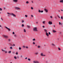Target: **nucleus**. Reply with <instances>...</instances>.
I'll return each mask as SVG.
<instances>
[{"instance_id": "1", "label": "nucleus", "mask_w": 63, "mask_h": 63, "mask_svg": "<svg viewBox=\"0 0 63 63\" xmlns=\"http://www.w3.org/2000/svg\"><path fill=\"white\" fill-rule=\"evenodd\" d=\"M33 31H38V30H37V28L36 27H34L33 29Z\"/></svg>"}, {"instance_id": "2", "label": "nucleus", "mask_w": 63, "mask_h": 63, "mask_svg": "<svg viewBox=\"0 0 63 63\" xmlns=\"http://www.w3.org/2000/svg\"><path fill=\"white\" fill-rule=\"evenodd\" d=\"M11 16H14L15 17H16V15L13 13H12L11 14Z\"/></svg>"}, {"instance_id": "3", "label": "nucleus", "mask_w": 63, "mask_h": 63, "mask_svg": "<svg viewBox=\"0 0 63 63\" xmlns=\"http://www.w3.org/2000/svg\"><path fill=\"white\" fill-rule=\"evenodd\" d=\"M33 62L34 63H39V62L37 61H33Z\"/></svg>"}, {"instance_id": "4", "label": "nucleus", "mask_w": 63, "mask_h": 63, "mask_svg": "<svg viewBox=\"0 0 63 63\" xmlns=\"http://www.w3.org/2000/svg\"><path fill=\"white\" fill-rule=\"evenodd\" d=\"M5 27L6 28V29H8V30H9V31H11V29L10 28H8L6 27Z\"/></svg>"}, {"instance_id": "5", "label": "nucleus", "mask_w": 63, "mask_h": 63, "mask_svg": "<svg viewBox=\"0 0 63 63\" xmlns=\"http://www.w3.org/2000/svg\"><path fill=\"white\" fill-rule=\"evenodd\" d=\"M15 9H16V10H19V7H15Z\"/></svg>"}, {"instance_id": "6", "label": "nucleus", "mask_w": 63, "mask_h": 63, "mask_svg": "<svg viewBox=\"0 0 63 63\" xmlns=\"http://www.w3.org/2000/svg\"><path fill=\"white\" fill-rule=\"evenodd\" d=\"M3 36L5 38H8V36L6 35H3Z\"/></svg>"}, {"instance_id": "7", "label": "nucleus", "mask_w": 63, "mask_h": 63, "mask_svg": "<svg viewBox=\"0 0 63 63\" xmlns=\"http://www.w3.org/2000/svg\"><path fill=\"white\" fill-rule=\"evenodd\" d=\"M41 56H46L45 55H43V53H42L41 54Z\"/></svg>"}, {"instance_id": "8", "label": "nucleus", "mask_w": 63, "mask_h": 63, "mask_svg": "<svg viewBox=\"0 0 63 63\" xmlns=\"http://www.w3.org/2000/svg\"><path fill=\"white\" fill-rule=\"evenodd\" d=\"M38 12H39V13H41H41H43V10H42L41 11V10H39L38 11Z\"/></svg>"}, {"instance_id": "9", "label": "nucleus", "mask_w": 63, "mask_h": 63, "mask_svg": "<svg viewBox=\"0 0 63 63\" xmlns=\"http://www.w3.org/2000/svg\"><path fill=\"white\" fill-rule=\"evenodd\" d=\"M44 10L45 11H46V12H47H47H48V10H47V9H46V8Z\"/></svg>"}, {"instance_id": "10", "label": "nucleus", "mask_w": 63, "mask_h": 63, "mask_svg": "<svg viewBox=\"0 0 63 63\" xmlns=\"http://www.w3.org/2000/svg\"><path fill=\"white\" fill-rule=\"evenodd\" d=\"M49 24H52V22L49 21Z\"/></svg>"}, {"instance_id": "11", "label": "nucleus", "mask_w": 63, "mask_h": 63, "mask_svg": "<svg viewBox=\"0 0 63 63\" xmlns=\"http://www.w3.org/2000/svg\"><path fill=\"white\" fill-rule=\"evenodd\" d=\"M46 34L47 36H49V35H48V33H47V32H46Z\"/></svg>"}, {"instance_id": "12", "label": "nucleus", "mask_w": 63, "mask_h": 63, "mask_svg": "<svg viewBox=\"0 0 63 63\" xmlns=\"http://www.w3.org/2000/svg\"><path fill=\"white\" fill-rule=\"evenodd\" d=\"M13 1L15 2H17V0H13Z\"/></svg>"}, {"instance_id": "13", "label": "nucleus", "mask_w": 63, "mask_h": 63, "mask_svg": "<svg viewBox=\"0 0 63 63\" xmlns=\"http://www.w3.org/2000/svg\"><path fill=\"white\" fill-rule=\"evenodd\" d=\"M60 2L61 3H63V0H61L60 1Z\"/></svg>"}, {"instance_id": "14", "label": "nucleus", "mask_w": 63, "mask_h": 63, "mask_svg": "<svg viewBox=\"0 0 63 63\" xmlns=\"http://www.w3.org/2000/svg\"><path fill=\"white\" fill-rule=\"evenodd\" d=\"M53 33H55V32H56V31L54 30H53Z\"/></svg>"}, {"instance_id": "15", "label": "nucleus", "mask_w": 63, "mask_h": 63, "mask_svg": "<svg viewBox=\"0 0 63 63\" xmlns=\"http://www.w3.org/2000/svg\"><path fill=\"white\" fill-rule=\"evenodd\" d=\"M7 14H8V15H11V14H12V13H7Z\"/></svg>"}, {"instance_id": "16", "label": "nucleus", "mask_w": 63, "mask_h": 63, "mask_svg": "<svg viewBox=\"0 0 63 63\" xmlns=\"http://www.w3.org/2000/svg\"><path fill=\"white\" fill-rule=\"evenodd\" d=\"M11 51H8V53H11Z\"/></svg>"}, {"instance_id": "17", "label": "nucleus", "mask_w": 63, "mask_h": 63, "mask_svg": "<svg viewBox=\"0 0 63 63\" xmlns=\"http://www.w3.org/2000/svg\"><path fill=\"white\" fill-rule=\"evenodd\" d=\"M14 58H15V59H16V57L15 56V57H14Z\"/></svg>"}, {"instance_id": "18", "label": "nucleus", "mask_w": 63, "mask_h": 63, "mask_svg": "<svg viewBox=\"0 0 63 63\" xmlns=\"http://www.w3.org/2000/svg\"><path fill=\"white\" fill-rule=\"evenodd\" d=\"M58 49L59 50H61V49L60 48H58Z\"/></svg>"}, {"instance_id": "19", "label": "nucleus", "mask_w": 63, "mask_h": 63, "mask_svg": "<svg viewBox=\"0 0 63 63\" xmlns=\"http://www.w3.org/2000/svg\"><path fill=\"white\" fill-rule=\"evenodd\" d=\"M52 45L53 46H55V45L53 44H52Z\"/></svg>"}, {"instance_id": "20", "label": "nucleus", "mask_w": 63, "mask_h": 63, "mask_svg": "<svg viewBox=\"0 0 63 63\" xmlns=\"http://www.w3.org/2000/svg\"><path fill=\"white\" fill-rule=\"evenodd\" d=\"M28 59V61H30L31 60L30 59Z\"/></svg>"}, {"instance_id": "21", "label": "nucleus", "mask_w": 63, "mask_h": 63, "mask_svg": "<svg viewBox=\"0 0 63 63\" xmlns=\"http://www.w3.org/2000/svg\"><path fill=\"white\" fill-rule=\"evenodd\" d=\"M63 17L61 16V19H63Z\"/></svg>"}, {"instance_id": "22", "label": "nucleus", "mask_w": 63, "mask_h": 63, "mask_svg": "<svg viewBox=\"0 0 63 63\" xmlns=\"http://www.w3.org/2000/svg\"><path fill=\"white\" fill-rule=\"evenodd\" d=\"M24 32H26V30L25 29H24Z\"/></svg>"}, {"instance_id": "23", "label": "nucleus", "mask_w": 63, "mask_h": 63, "mask_svg": "<svg viewBox=\"0 0 63 63\" xmlns=\"http://www.w3.org/2000/svg\"><path fill=\"white\" fill-rule=\"evenodd\" d=\"M19 50H20L21 49V48H20V47H19Z\"/></svg>"}, {"instance_id": "24", "label": "nucleus", "mask_w": 63, "mask_h": 63, "mask_svg": "<svg viewBox=\"0 0 63 63\" xmlns=\"http://www.w3.org/2000/svg\"><path fill=\"white\" fill-rule=\"evenodd\" d=\"M43 24H45V21H44L43 22Z\"/></svg>"}, {"instance_id": "25", "label": "nucleus", "mask_w": 63, "mask_h": 63, "mask_svg": "<svg viewBox=\"0 0 63 63\" xmlns=\"http://www.w3.org/2000/svg\"><path fill=\"white\" fill-rule=\"evenodd\" d=\"M2 9L1 8H0V11H2Z\"/></svg>"}, {"instance_id": "26", "label": "nucleus", "mask_w": 63, "mask_h": 63, "mask_svg": "<svg viewBox=\"0 0 63 63\" xmlns=\"http://www.w3.org/2000/svg\"><path fill=\"white\" fill-rule=\"evenodd\" d=\"M10 48L11 49H13V48L12 47H10Z\"/></svg>"}, {"instance_id": "27", "label": "nucleus", "mask_w": 63, "mask_h": 63, "mask_svg": "<svg viewBox=\"0 0 63 63\" xmlns=\"http://www.w3.org/2000/svg\"><path fill=\"white\" fill-rule=\"evenodd\" d=\"M25 17H27V15H25Z\"/></svg>"}, {"instance_id": "28", "label": "nucleus", "mask_w": 63, "mask_h": 63, "mask_svg": "<svg viewBox=\"0 0 63 63\" xmlns=\"http://www.w3.org/2000/svg\"><path fill=\"white\" fill-rule=\"evenodd\" d=\"M31 17H33V15H31Z\"/></svg>"}, {"instance_id": "29", "label": "nucleus", "mask_w": 63, "mask_h": 63, "mask_svg": "<svg viewBox=\"0 0 63 63\" xmlns=\"http://www.w3.org/2000/svg\"><path fill=\"white\" fill-rule=\"evenodd\" d=\"M26 3H27V4H28V3H29V2H28V1H26Z\"/></svg>"}, {"instance_id": "30", "label": "nucleus", "mask_w": 63, "mask_h": 63, "mask_svg": "<svg viewBox=\"0 0 63 63\" xmlns=\"http://www.w3.org/2000/svg\"><path fill=\"white\" fill-rule=\"evenodd\" d=\"M38 48H40V46H38Z\"/></svg>"}, {"instance_id": "31", "label": "nucleus", "mask_w": 63, "mask_h": 63, "mask_svg": "<svg viewBox=\"0 0 63 63\" xmlns=\"http://www.w3.org/2000/svg\"><path fill=\"white\" fill-rule=\"evenodd\" d=\"M33 41H35V39H33Z\"/></svg>"}, {"instance_id": "32", "label": "nucleus", "mask_w": 63, "mask_h": 63, "mask_svg": "<svg viewBox=\"0 0 63 63\" xmlns=\"http://www.w3.org/2000/svg\"><path fill=\"white\" fill-rule=\"evenodd\" d=\"M24 25L23 24H22V26L23 27V26H24Z\"/></svg>"}, {"instance_id": "33", "label": "nucleus", "mask_w": 63, "mask_h": 63, "mask_svg": "<svg viewBox=\"0 0 63 63\" xmlns=\"http://www.w3.org/2000/svg\"><path fill=\"white\" fill-rule=\"evenodd\" d=\"M23 47L24 48H25V46H23Z\"/></svg>"}, {"instance_id": "34", "label": "nucleus", "mask_w": 63, "mask_h": 63, "mask_svg": "<svg viewBox=\"0 0 63 63\" xmlns=\"http://www.w3.org/2000/svg\"><path fill=\"white\" fill-rule=\"evenodd\" d=\"M50 17L51 18H52V16H50Z\"/></svg>"}, {"instance_id": "35", "label": "nucleus", "mask_w": 63, "mask_h": 63, "mask_svg": "<svg viewBox=\"0 0 63 63\" xmlns=\"http://www.w3.org/2000/svg\"><path fill=\"white\" fill-rule=\"evenodd\" d=\"M48 34H49V35H50V34H51L50 33V32H49Z\"/></svg>"}, {"instance_id": "36", "label": "nucleus", "mask_w": 63, "mask_h": 63, "mask_svg": "<svg viewBox=\"0 0 63 63\" xmlns=\"http://www.w3.org/2000/svg\"><path fill=\"white\" fill-rule=\"evenodd\" d=\"M27 27H28V28H30V27L28 26H27Z\"/></svg>"}, {"instance_id": "37", "label": "nucleus", "mask_w": 63, "mask_h": 63, "mask_svg": "<svg viewBox=\"0 0 63 63\" xmlns=\"http://www.w3.org/2000/svg\"><path fill=\"white\" fill-rule=\"evenodd\" d=\"M26 48H28V47H26Z\"/></svg>"}, {"instance_id": "38", "label": "nucleus", "mask_w": 63, "mask_h": 63, "mask_svg": "<svg viewBox=\"0 0 63 63\" xmlns=\"http://www.w3.org/2000/svg\"><path fill=\"white\" fill-rule=\"evenodd\" d=\"M33 44H35V43L34 42H33Z\"/></svg>"}, {"instance_id": "39", "label": "nucleus", "mask_w": 63, "mask_h": 63, "mask_svg": "<svg viewBox=\"0 0 63 63\" xmlns=\"http://www.w3.org/2000/svg\"><path fill=\"white\" fill-rule=\"evenodd\" d=\"M31 9H32H32H33V8L32 7H31Z\"/></svg>"}, {"instance_id": "40", "label": "nucleus", "mask_w": 63, "mask_h": 63, "mask_svg": "<svg viewBox=\"0 0 63 63\" xmlns=\"http://www.w3.org/2000/svg\"><path fill=\"white\" fill-rule=\"evenodd\" d=\"M59 24H60H60H61V23H60V22L59 23Z\"/></svg>"}, {"instance_id": "41", "label": "nucleus", "mask_w": 63, "mask_h": 63, "mask_svg": "<svg viewBox=\"0 0 63 63\" xmlns=\"http://www.w3.org/2000/svg\"><path fill=\"white\" fill-rule=\"evenodd\" d=\"M13 34H15V32H13Z\"/></svg>"}, {"instance_id": "42", "label": "nucleus", "mask_w": 63, "mask_h": 63, "mask_svg": "<svg viewBox=\"0 0 63 63\" xmlns=\"http://www.w3.org/2000/svg\"><path fill=\"white\" fill-rule=\"evenodd\" d=\"M16 54H18V53H17V52H16Z\"/></svg>"}, {"instance_id": "43", "label": "nucleus", "mask_w": 63, "mask_h": 63, "mask_svg": "<svg viewBox=\"0 0 63 63\" xmlns=\"http://www.w3.org/2000/svg\"><path fill=\"white\" fill-rule=\"evenodd\" d=\"M45 26H43V28H45Z\"/></svg>"}, {"instance_id": "44", "label": "nucleus", "mask_w": 63, "mask_h": 63, "mask_svg": "<svg viewBox=\"0 0 63 63\" xmlns=\"http://www.w3.org/2000/svg\"><path fill=\"white\" fill-rule=\"evenodd\" d=\"M45 32H47V30H45Z\"/></svg>"}, {"instance_id": "45", "label": "nucleus", "mask_w": 63, "mask_h": 63, "mask_svg": "<svg viewBox=\"0 0 63 63\" xmlns=\"http://www.w3.org/2000/svg\"><path fill=\"white\" fill-rule=\"evenodd\" d=\"M22 23L24 22V21L22 20Z\"/></svg>"}, {"instance_id": "46", "label": "nucleus", "mask_w": 63, "mask_h": 63, "mask_svg": "<svg viewBox=\"0 0 63 63\" xmlns=\"http://www.w3.org/2000/svg\"><path fill=\"white\" fill-rule=\"evenodd\" d=\"M27 59V58L26 57L25 58V59Z\"/></svg>"}, {"instance_id": "47", "label": "nucleus", "mask_w": 63, "mask_h": 63, "mask_svg": "<svg viewBox=\"0 0 63 63\" xmlns=\"http://www.w3.org/2000/svg\"><path fill=\"white\" fill-rule=\"evenodd\" d=\"M8 41H11V40H10V39H9L8 40Z\"/></svg>"}, {"instance_id": "48", "label": "nucleus", "mask_w": 63, "mask_h": 63, "mask_svg": "<svg viewBox=\"0 0 63 63\" xmlns=\"http://www.w3.org/2000/svg\"><path fill=\"white\" fill-rule=\"evenodd\" d=\"M58 17L59 18H60V17H59V16H58Z\"/></svg>"}, {"instance_id": "49", "label": "nucleus", "mask_w": 63, "mask_h": 63, "mask_svg": "<svg viewBox=\"0 0 63 63\" xmlns=\"http://www.w3.org/2000/svg\"><path fill=\"white\" fill-rule=\"evenodd\" d=\"M61 11H63V9H62V10L61 9Z\"/></svg>"}, {"instance_id": "50", "label": "nucleus", "mask_w": 63, "mask_h": 63, "mask_svg": "<svg viewBox=\"0 0 63 63\" xmlns=\"http://www.w3.org/2000/svg\"><path fill=\"white\" fill-rule=\"evenodd\" d=\"M0 27H2V26H1V25H0Z\"/></svg>"}, {"instance_id": "51", "label": "nucleus", "mask_w": 63, "mask_h": 63, "mask_svg": "<svg viewBox=\"0 0 63 63\" xmlns=\"http://www.w3.org/2000/svg\"><path fill=\"white\" fill-rule=\"evenodd\" d=\"M13 45H14V46H15V45L14 44H13Z\"/></svg>"}, {"instance_id": "52", "label": "nucleus", "mask_w": 63, "mask_h": 63, "mask_svg": "<svg viewBox=\"0 0 63 63\" xmlns=\"http://www.w3.org/2000/svg\"><path fill=\"white\" fill-rule=\"evenodd\" d=\"M7 51L5 52V53H7Z\"/></svg>"}, {"instance_id": "53", "label": "nucleus", "mask_w": 63, "mask_h": 63, "mask_svg": "<svg viewBox=\"0 0 63 63\" xmlns=\"http://www.w3.org/2000/svg\"><path fill=\"white\" fill-rule=\"evenodd\" d=\"M1 50H2V51H3V50H3V49H2Z\"/></svg>"}, {"instance_id": "54", "label": "nucleus", "mask_w": 63, "mask_h": 63, "mask_svg": "<svg viewBox=\"0 0 63 63\" xmlns=\"http://www.w3.org/2000/svg\"><path fill=\"white\" fill-rule=\"evenodd\" d=\"M36 54H38V53H36Z\"/></svg>"}, {"instance_id": "55", "label": "nucleus", "mask_w": 63, "mask_h": 63, "mask_svg": "<svg viewBox=\"0 0 63 63\" xmlns=\"http://www.w3.org/2000/svg\"><path fill=\"white\" fill-rule=\"evenodd\" d=\"M21 57H22V55L21 56Z\"/></svg>"}, {"instance_id": "56", "label": "nucleus", "mask_w": 63, "mask_h": 63, "mask_svg": "<svg viewBox=\"0 0 63 63\" xmlns=\"http://www.w3.org/2000/svg\"><path fill=\"white\" fill-rule=\"evenodd\" d=\"M3 51H5V50H3Z\"/></svg>"}, {"instance_id": "57", "label": "nucleus", "mask_w": 63, "mask_h": 63, "mask_svg": "<svg viewBox=\"0 0 63 63\" xmlns=\"http://www.w3.org/2000/svg\"><path fill=\"white\" fill-rule=\"evenodd\" d=\"M37 46V45H35V46Z\"/></svg>"}, {"instance_id": "58", "label": "nucleus", "mask_w": 63, "mask_h": 63, "mask_svg": "<svg viewBox=\"0 0 63 63\" xmlns=\"http://www.w3.org/2000/svg\"><path fill=\"white\" fill-rule=\"evenodd\" d=\"M55 26H54V27H55Z\"/></svg>"}, {"instance_id": "59", "label": "nucleus", "mask_w": 63, "mask_h": 63, "mask_svg": "<svg viewBox=\"0 0 63 63\" xmlns=\"http://www.w3.org/2000/svg\"><path fill=\"white\" fill-rule=\"evenodd\" d=\"M17 58H19V57H17Z\"/></svg>"}, {"instance_id": "60", "label": "nucleus", "mask_w": 63, "mask_h": 63, "mask_svg": "<svg viewBox=\"0 0 63 63\" xmlns=\"http://www.w3.org/2000/svg\"><path fill=\"white\" fill-rule=\"evenodd\" d=\"M12 63V62H11V63Z\"/></svg>"}, {"instance_id": "61", "label": "nucleus", "mask_w": 63, "mask_h": 63, "mask_svg": "<svg viewBox=\"0 0 63 63\" xmlns=\"http://www.w3.org/2000/svg\"><path fill=\"white\" fill-rule=\"evenodd\" d=\"M15 36H16V35H15Z\"/></svg>"}, {"instance_id": "62", "label": "nucleus", "mask_w": 63, "mask_h": 63, "mask_svg": "<svg viewBox=\"0 0 63 63\" xmlns=\"http://www.w3.org/2000/svg\"><path fill=\"white\" fill-rule=\"evenodd\" d=\"M1 12H0V14H1Z\"/></svg>"}, {"instance_id": "63", "label": "nucleus", "mask_w": 63, "mask_h": 63, "mask_svg": "<svg viewBox=\"0 0 63 63\" xmlns=\"http://www.w3.org/2000/svg\"><path fill=\"white\" fill-rule=\"evenodd\" d=\"M32 2H33V1H32Z\"/></svg>"}, {"instance_id": "64", "label": "nucleus", "mask_w": 63, "mask_h": 63, "mask_svg": "<svg viewBox=\"0 0 63 63\" xmlns=\"http://www.w3.org/2000/svg\"><path fill=\"white\" fill-rule=\"evenodd\" d=\"M4 9H5V8H4Z\"/></svg>"}]
</instances>
